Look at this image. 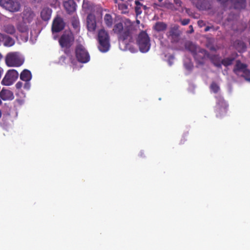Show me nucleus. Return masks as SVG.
Returning <instances> with one entry per match:
<instances>
[{"label": "nucleus", "mask_w": 250, "mask_h": 250, "mask_svg": "<svg viewBox=\"0 0 250 250\" xmlns=\"http://www.w3.org/2000/svg\"><path fill=\"white\" fill-rule=\"evenodd\" d=\"M23 87L25 89L29 90L30 87V83L29 82H25Z\"/></svg>", "instance_id": "obj_38"}, {"label": "nucleus", "mask_w": 250, "mask_h": 250, "mask_svg": "<svg viewBox=\"0 0 250 250\" xmlns=\"http://www.w3.org/2000/svg\"><path fill=\"white\" fill-rule=\"evenodd\" d=\"M135 4L136 6H135V12L136 13V15L137 16L140 15L142 13V6H143V4H142L141 2L137 1H135Z\"/></svg>", "instance_id": "obj_32"}, {"label": "nucleus", "mask_w": 250, "mask_h": 250, "mask_svg": "<svg viewBox=\"0 0 250 250\" xmlns=\"http://www.w3.org/2000/svg\"><path fill=\"white\" fill-rule=\"evenodd\" d=\"M0 97L3 101H11L14 99V96L11 91L3 88L0 92Z\"/></svg>", "instance_id": "obj_17"}, {"label": "nucleus", "mask_w": 250, "mask_h": 250, "mask_svg": "<svg viewBox=\"0 0 250 250\" xmlns=\"http://www.w3.org/2000/svg\"><path fill=\"white\" fill-rule=\"evenodd\" d=\"M162 0H158V1H159V2H161V1H162Z\"/></svg>", "instance_id": "obj_53"}, {"label": "nucleus", "mask_w": 250, "mask_h": 250, "mask_svg": "<svg viewBox=\"0 0 250 250\" xmlns=\"http://www.w3.org/2000/svg\"><path fill=\"white\" fill-rule=\"evenodd\" d=\"M194 4L198 0H190Z\"/></svg>", "instance_id": "obj_46"}, {"label": "nucleus", "mask_w": 250, "mask_h": 250, "mask_svg": "<svg viewBox=\"0 0 250 250\" xmlns=\"http://www.w3.org/2000/svg\"><path fill=\"white\" fill-rule=\"evenodd\" d=\"M208 58L209 59L211 62L214 65L220 61V57H219L218 55H210L209 54Z\"/></svg>", "instance_id": "obj_33"}, {"label": "nucleus", "mask_w": 250, "mask_h": 250, "mask_svg": "<svg viewBox=\"0 0 250 250\" xmlns=\"http://www.w3.org/2000/svg\"><path fill=\"white\" fill-rule=\"evenodd\" d=\"M215 98L216 103L214 107V111L216 117L221 118L226 115L228 111L229 104L222 96H218Z\"/></svg>", "instance_id": "obj_2"}, {"label": "nucleus", "mask_w": 250, "mask_h": 250, "mask_svg": "<svg viewBox=\"0 0 250 250\" xmlns=\"http://www.w3.org/2000/svg\"><path fill=\"white\" fill-rule=\"evenodd\" d=\"M138 1V2H141V1H144V0H135V1Z\"/></svg>", "instance_id": "obj_49"}, {"label": "nucleus", "mask_w": 250, "mask_h": 250, "mask_svg": "<svg viewBox=\"0 0 250 250\" xmlns=\"http://www.w3.org/2000/svg\"><path fill=\"white\" fill-rule=\"evenodd\" d=\"M74 36L70 30H65L59 40V43L62 48L69 49L74 42Z\"/></svg>", "instance_id": "obj_6"}, {"label": "nucleus", "mask_w": 250, "mask_h": 250, "mask_svg": "<svg viewBox=\"0 0 250 250\" xmlns=\"http://www.w3.org/2000/svg\"><path fill=\"white\" fill-rule=\"evenodd\" d=\"M26 23L27 22H24L23 21L22 22H19L17 25L18 30L21 33L27 32L28 30V28Z\"/></svg>", "instance_id": "obj_28"}, {"label": "nucleus", "mask_w": 250, "mask_h": 250, "mask_svg": "<svg viewBox=\"0 0 250 250\" xmlns=\"http://www.w3.org/2000/svg\"><path fill=\"white\" fill-rule=\"evenodd\" d=\"M235 58L234 57H227L223 59L222 60V64L226 66L227 67L228 66H229L231 65L233 63V62L234 61Z\"/></svg>", "instance_id": "obj_31"}, {"label": "nucleus", "mask_w": 250, "mask_h": 250, "mask_svg": "<svg viewBox=\"0 0 250 250\" xmlns=\"http://www.w3.org/2000/svg\"><path fill=\"white\" fill-rule=\"evenodd\" d=\"M104 21L107 27H111L113 24V18L111 15L106 14L104 17Z\"/></svg>", "instance_id": "obj_30"}, {"label": "nucleus", "mask_w": 250, "mask_h": 250, "mask_svg": "<svg viewBox=\"0 0 250 250\" xmlns=\"http://www.w3.org/2000/svg\"><path fill=\"white\" fill-rule=\"evenodd\" d=\"M99 49L102 52H107L110 47V37L107 31L104 29H100L98 33Z\"/></svg>", "instance_id": "obj_1"}, {"label": "nucleus", "mask_w": 250, "mask_h": 250, "mask_svg": "<svg viewBox=\"0 0 250 250\" xmlns=\"http://www.w3.org/2000/svg\"><path fill=\"white\" fill-rule=\"evenodd\" d=\"M184 10H185L188 16L192 17L194 18H196V17L194 16V13L190 9L184 7Z\"/></svg>", "instance_id": "obj_36"}, {"label": "nucleus", "mask_w": 250, "mask_h": 250, "mask_svg": "<svg viewBox=\"0 0 250 250\" xmlns=\"http://www.w3.org/2000/svg\"><path fill=\"white\" fill-rule=\"evenodd\" d=\"M185 66L187 69L190 70L192 69L193 66L192 64L189 63L188 64H185Z\"/></svg>", "instance_id": "obj_41"}, {"label": "nucleus", "mask_w": 250, "mask_h": 250, "mask_svg": "<svg viewBox=\"0 0 250 250\" xmlns=\"http://www.w3.org/2000/svg\"><path fill=\"white\" fill-rule=\"evenodd\" d=\"M190 21V20L188 19H185L181 21V22L182 25H188Z\"/></svg>", "instance_id": "obj_37"}, {"label": "nucleus", "mask_w": 250, "mask_h": 250, "mask_svg": "<svg viewBox=\"0 0 250 250\" xmlns=\"http://www.w3.org/2000/svg\"><path fill=\"white\" fill-rule=\"evenodd\" d=\"M121 1H123V0H120Z\"/></svg>", "instance_id": "obj_54"}, {"label": "nucleus", "mask_w": 250, "mask_h": 250, "mask_svg": "<svg viewBox=\"0 0 250 250\" xmlns=\"http://www.w3.org/2000/svg\"><path fill=\"white\" fill-rule=\"evenodd\" d=\"M189 27H190V28H191V30L190 31V33L193 32L194 31V30H193V29L192 26V25H190V26H189Z\"/></svg>", "instance_id": "obj_48"}, {"label": "nucleus", "mask_w": 250, "mask_h": 250, "mask_svg": "<svg viewBox=\"0 0 250 250\" xmlns=\"http://www.w3.org/2000/svg\"><path fill=\"white\" fill-rule=\"evenodd\" d=\"M0 5L7 10L14 12L19 11L20 4L15 0H0Z\"/></svg>", "instance_id": "obj_9"}, {"label": "nucleus", "mask_w": 250, "mask_h": 250, "mask_svg": "<svg viewBox=\"0 0 250 250\" xmlns=\"http://www.w3.org/2000/svg\"><path fill=\"white\" fill-rule=\"evenodd\" d=\"M75 56L77 61L81 63H85L90 61V55L87 50L82 44L76 45L75 50Z\"/></svg>", "instance_id": "obj_7"}, {"label": "nucleus", "mask_w": 250, "mask_h": 250, "mask_svg": "<svg viewBox=\"0 0 250 250\" xmlns=\"http://www.w3.org/2000/svg\"><path fill=\"white\" fill-rule=\"evenodd\" d=\"M86 22L87 30L91 32H94L97 27L95 16L92 13H89L87 16Z\"/></svg>", "instance_id": "obj_14"}, {"label": "nucleus", "mask_w": 250, "mask_h": 250, "mask_svg": "<svg viewBox=\"0 0 250 250\" xmlns=\"http://www.w3.org/2000/svg\"><path fill=\"white\" fill-rule=\"evenodd\" d=\"M83 8L86 13H91L94 10V5L87 0H84L83 4Z\"/></svg>", "instance_id": "obj_24"}, {"label": "nucleus", "mask_w": 250, "mask_h": 250, "mask_svg": "<svg viewBox=\"0 0 250 250\" xmlns=\"http://www.w3.org/2000/svg\"><path fill=\"white\" fill-rule=\"evenodd\" d=\"M142 8L144 9V10H146L147 9V7L146 5H143V6H142Z\"/></svg>", "instance_id": "obj_47"}, {"label": "nucleus", "mask_w": 250, "mask_h": 250, "mask_svg": "<svg viewBox=\"0 0 250 250\" xmlns=\"http://www.w3.org/2000/svg\"><path fill=\"white\" fill-rule=\"evenodd\" d=\"M192 56L198 64L203 65L205 63V60L208 58L209 54L204 49H199L198 51L193 50L191 51Z\"/></svg>", "instance_id": "obj_10"}, {"label": "nucleus", "mask_w": 250, "mask_h": 250, "mask_svg": "<svg viewBox=\"0 0 250 250\" xmlns=\"http://www.w3.org/2000/svg\"><path fill=\"white\" fill-rule=\"evenodd\" d=\"M5 62L8 66H20L23 63V61L14 53H11L7 55Z\"/></svg>", "instance_id": "obj_11"}, {"label": "nucleus", "mask_w": 250, "mask_h": 250, "mask_svg": "<svg viewBox=\"0 0 250 250\" xmlns=\"http://www.w3.org/2000/svg\"><path fill=\"white\" fill-rule=\"evenodd\" d=\"M113 31L117 35L119 41H125L130 35V27L127 25L124 26L123 23L120 22L116 23Z\"/></svg>", "instance_id": "obj_3"}, {"label": "nucleus", "mask_w": 250, "mask_h": 250, "mask_svg": "<svg viewBox=\"0 0 250 250\" xmlns=\"http://www.w3.org/2000/svg\"><path fill=\"white\" fill-rule=\"evenodd\" d=\"M174 3L176 5V7H174V6L172 4H171L170 7L171 10L175 11H179L180 8H181V12H183L184 7H182V1L181 0H174Z\"/></svg>", "instance_id": "obj_29"}, {"label": "nucleus", "mask_w": 250, "mask_h": 250, "mask_svg": "<svg viewBox=\"0 0 250 250\" xmlns=\"http://www.w3.org/2000/svg\"><path fill=\"white\" fill-rule=\"evenodd\" d=\"M222 65H223L222 64V61L220 62V61L218 62L217 63L215 64L214 65L215 66L218 67V68H221L222 67Z\"/></svg>", "instance_id": "obj_43"}, {"label": "nucleus", "mask_w": 250, "mask_h": 250, "mask_svg": "<svg viewBox=\"0 0 250 250\" xmlns=\"http://www.w3.org/2000/svg\"><path fill=\"white\" fill-rule=\"evenodd\" d=\"M194 5L199 10H207L211 9V4L208 0H198Z\"/></svg>", "instance_id": "obj_16"}, {"label": "nucleus", "mask_w": 250, "mask_h": 250, "mask_svg": "<svg viewBox=\"0 0 250 250\" xmlns=\"http://www.w3.org/2000/svg\"><path fill=\"white\" fill-rule=\"evenodd\" d=\"M150 38L145 31H141L137 39V44L142 53L148 52L150 47Z\"/></svg>", "instance_id": "obj_4"}, {"label": "nucleus", "mask_w": 250, "mask_h": 250, "mask_svg": "<svg viewBox=\"0 0 250 250\" xmlns=\"http://www.w3.org/2000/svg\"><path fill=\"white\" fill-rule=\"evenodd\" d=\"M2 57V55L1 54V53H0V58H1Z\"/></svg>", "instance_id": "obj_52"}, {"label": "nucleus", "mask_w": 250, "mask_h": 250, "mask_svg": "<svg viewBox=\"0 0 250 250\" xmlns=\"http://www.w3.org/2000/svg\"><path fill=\"white\" fill-rule=\"evenodd\" d=\"M185 140H185V139H184V140H181V144L184 143L185 142Z\"/></svg>", "instance_id": "obj_50"}, {"label": "nucleus", "mask_w": 250, "mask_h": 250, "mask_svg": "<svg viewBox=\"0 0 250 250\" xmlns=\"http://www.w3.org/2000/svg\"><path fill=\"white\" fill-rule=\"evenodd\" d=\"M32 77L31 71L26 69H24L20 74V79L24 82H29Z\"/></svg>", "instance_id": "obj_21"}, {"label": "nucleus", "mask_w": 250, "mask_h": 250, "mask_svg": "<svg viewBox=\"0 0 250 250\" xmlns=\"http://www.w3.org/2000/svg\"><path fill=\"white\" fill-rule=\"evenodd\" d=\"M167 26L164 22L158 21L154 26V29L157 32L164 31L166 30Z\"/></svg>", "instance_id": "obj_25"}, {"label": "nucleus", "mask_w": 250, "mask_h": 250, "mask_svg": "<svg viewBox=\"0 0 250 250\" xmlns=\"http://www.w3.org/2000/svg\"><path fill=\"white\" fill-rule=\"evenodd\" d=\"M210 29V27L209 26H207L205 29V31L206 32L207 31H208Z\"/></svg>", "instance_id": "obj_45"}, {"label": "nucleus", "mask_w": 250, "mask_h": 250, "mask_svg": "<svg viewBox=\"0 0 250 250\" xmlns=\"http://www.w3.org/2000/svg\"><path fill=\"white\" fill-rule=\"evenodd\" d=\"M65 22L62 18L56 17L53 20L52 25V31L53 33H58L62 30L65 27Z\"/></svg>", "instance_id": "obj_12"}, {"label": "nucleus", "mask_w": 250, "mask_h": 250, "mask_svg": "<svg viewBox=\"0 0 250 250\" xmlns=\"http://www.w3.org/2000/svg\"><path fill=\"white\" fill-rule=\"evenodd\" d=\"M210 88L214 93H217L220 90V87L215 82H212L210 86Z\"/></svg>", "instance_id": "obj_34"}, {"label": "nucleus", "mask_w": 250, "mask_h": 250, "mask_svg": "<svg viewBox=\"0 0 250 250\" xmlns=\"http://www.w3.org/2000/svg\"><path fill=\"white\" fill-rule=\"evenodd\" d=\"M2 30L6 33L10 35H14L16 31L15 27L12 24H6L4 25Z\"/></svg>", "instance_id": "obj_23"}, {"label": "nucleus", "mask_w": 250, "mask_h": 250, "mask_svg": "<svg viewBox=\"0 0 250 250\" xmlns=\"http://www.w3.org/2000/svg\"><path fill=\"white\" fill-rule=\"evenodd\" d=\"M22 85H23V84H22V82H18L16 84L15 86H16V88H17V89H21V88L22 87Z\"/></svg>", "instance_id": "obj_39"}, {"label": "nucleus", "mask_w": 250, "mask_h": 250, "mask_svg": "<svg viewBox=\"0 0 250 250\" xmlns=\"http://www.w3.org/2000/svg\"><path fill=\"white\" fill-rule=\"evenodd\" d=\"M79 24H80V22L78 19H75V18L73 19V20L72 21V25L74 28H78V26H79Z\"/></svg>", "instance_id": "obj_35"}, {"label": "nucleus", "mask_w": 250, "mask_h": 250, "mask_svg": "<svg viewBox=\"0 0 250 250\" xmlns=\"http://www.w3.org/2000/svg\"><path fill=\"white\" fill-rule=\"evenodd\" d=\"M234 46L235 49L240 53L244 52L246 50L247 46L246 43L241 40H236L234 43Z\"/></svg>", "instance_id": "obj_20"}, {"label": "nucleus", "mask_w": 250, "mask_h": 250, "mask_svg": "<svg viewBox=\"0 0 250 250\" xmlns=\"http://www.w3.org/2000/svg\"><path fill=\"white\" fill-rule=\"evenodd\" d=\"M3 42L4 46L6 47H11L15 44L14 40L6 35H4Z\"/></svg>", "instance_id": "obj_26"}, {"label": "nucleus", "mask_w": 250, "mask_h": 250, "mask_svg": "<svg viewBox=\"0 0 250 250\" xmlns=\"http://www.w3.org/2000/svg\"><path fill=\"white\" fill-rule=\"evenodd\" d=\"M198 24L199 26L202 27L203 26L205 25V22L203 20H199L198 21Z\"/></svg>", "instance_id": "obj_40"}, {"label": "nucleus", "mask_w": 250, "mask_h": 250, "mask_svg": "<svg viewBox=\"0 0 250 250\" xmlns=\"http://www.w3.org/2000/svg\"><path fill=\"white\" fill-rule=\"evenodd\" d=\"M19 77V73L15 69H10L7 71L5 76L1 81L3 85L9 86L13 84Z\"/></svg>", "instance_id": "obj_8"}, {"label": "nucleus", "mask_w": 250, "mask_h": 250, "mask_svg": "<svg viewBox=\"0 0 250 250\" xmlns=\"http://www.w3.org/2000/svg\"><path fill=\"white\" fill-rule=\"evenodd\" d=\"M114 2L118 4V9L122 14H126L128 12V5L122 2H118L117 0H114Z\"/></svg>", "instance_id": "obj_27"}, {"label": "nucleus", "mask_w": 250, "mask_h": 250, "mask_svg": "<svg viewBox=\"0 0 250 250\" xmlns=\"http://www.w3.org/2000/svg\"><path fill=\"white\" fill-rule=\"evenodd\" d=\"M1 110H0V118H1Z\"/></svg>", "instance_id": "obj_51"}, {"label": "nucleus", "mask_w": 250, "mask_h": 250, "mask_svg": "<svg viewBox=\"0 0 250 250\" xmlns=\"http://www.w3.org/2000/svg\"><path fill=\"white\" fill-rule=\"evenodd\" d=\"M51 13V9L48 7H45L41 11V17L42 20L47 21L50 19Z\"/></svg>", "instance_id": "obj_19"}, {"label": "nucleus", "mask_w": 250, "mask_h": 250, "mask_svg": "<svg viewBox=\"0 0 250 250\" xmlns=\"http://www.w3.org/2000/svg\"><path fill=\"white\" fill-rule=\"evenodd\" d=\"M234 9L244 8L246 6V0H230Z\"/></svg>", "instance_id": "obj_22"}, {"label": "nucleus", "mask_w": 250, "mask_h": 250, "mask_svg": "<svg viewBox=\"0 0 250 250\" xmlns=\"http://www.w3.org/2000/svg\"><path fill=\"white\" fill-rule=\"evenodd\" d=\"M34 13L30 10H26L23 12L22 21L24 22L30 23L34 17Z\"/></svg>", "instance_id": "obj_18"}, {"label": "nucleus", "mask_w": 250, "mask_h": 250, "mask_svg": "<svg viewBox=\"0 0 250 250\" xmlns=\"http://www.w3.org/2000/svg\"><path fill=\"white\" fill-rule=\"evenodd\" d=\"M64 9L68 14L71 15L76 10L77 4L74 0H67L63 3Z\"/></svg>", "instance_id": "obj_15"}, {"label": "nucleus", "mask_w": 250, "mask_h": 250, "mask_svg": "<svg viewBox=\"0 0 250 250\" xmlns=\"http://www.w3.org/2000/svg\"><path fill=\"white\" fill-rule=\"evenodd\" d=\"M222 4H225L226 2L228 1L229 0H217Z\"/></svg>", "instance_id": "obj_44"}, {"label": "nucleus", "mask_w": 250, "mask_h": 250, "mask_svg": "<svg viewBox=\"0 0 250 250\" xmlns=\"http://www.w3.org/2000/svg\"><path fill=\"white\" fill-rule=\"evenodd\" d=\"M167 37L170 39L172 43L178 42L180 33L177 26H174L170 28L169 31L167 33Z\"/></svg>", "instance_id": "obj_13"}, {"label": "nucleus", "mask_w": 250, "mask_h": 250, "mask_svg": "<svg viewBox=\"0 0 250 250\" xmlns=\"http://www.w3.org/2000/svg\"><path fill=\"white\" fill-rule=\"evenodd\" d=\"M4 35L5 34L0 33V45L1 44V42H3V41Z\"/></svg>", "instance_id": "obj_42"}, {"label": "nucleus", "mask_w": 250, "mask_h": 250, "mask_svg": "<svg viewBox=\"0 0 250 250\" xmlns=\"http://www.w3.org/2000/svg\"><path fill=\"white\" fill-rule=\"evenodd\" d=\"M246 64L241 62L240 60L236 61V64L233 68V72L237 76L244 77L246 80L250 82V70L248 69Z\"/></svg>", "instance_id": "obj_5"}]
</instances>
